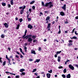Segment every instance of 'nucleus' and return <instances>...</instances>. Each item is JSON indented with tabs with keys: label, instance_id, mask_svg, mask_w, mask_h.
Returning <instances> with one entry per match:
<instances>
[{
	"label": "nucleus",
	"instance_id": "11",
	"mask_svg": "<svg viewBox=\"0 0 78 78\" xmlns=\"http://www.w3.org/2000/svg\"><path fill=\"white\" fill-rule=\"evenodd\" d=\"M60 14L62 16H64L65 13L63 12H60Z\"/></svg>",
	"mask_w": 78,
	"mask_h": 78
},
{
	"label": "nucleus",
	"instance_id": "33",
	"mask_svg": "<svg viewBox=\"0 0 78 78\" xmlns=\"http://www.w3.org/2000/svg\"><path fill=\"white\" fill-rule=\"evenodd\" d=\"M36 70H37V69H33V71H32V72H33H33H36Z\"/></svg>",
	"mask_w": 78,
	"mask_h": 78
},
{
	"label": "nucleus",
	"instance_id": "12",
	"mask_svg": "<svg viewBox=\"0 0 78 78\" xmlns=\"http://www.w3.org/2000/svg\"><path fill=\"white\" fill-rule=\"evenodd\" d=\"M22 38L23 39H25L26 40H27V39H28V38H29L28 35H27L26 36L24 37H22Z\"/></svg>",
	"mask_w": 78,
	"mask_h": 78
},
{
	"label": "nucleus",
	"instance_id": "8",
	"mask_svg": "<svg viewBox=\"0 0 78 78\" xmlns=\"http://www.w3.org/2000/svg\"><path fill=\"white\" fill-rule=\"evenodd\" d=\"M4 25L5 26V28H8V27H9V25L6 23L4 24Z\"/></svg>",
	"mask_w": 78,
	"mask_h": 78
},
{
	"label": "nucleus",
	"instance_id": "42",
	"mask_svg": "<svg viewBox=\"0 0 78 78\" xmlns=\"http://www.w3.org/2000/svg\"><path fill=\"white\" fill-rule=\"evenodd\" d=\"M16 78H20V76L19 75H16Z\"/></svg>",
	"mask_w": 78,
	"mask_h": 78
},
{
	"label": "nucleus",
	"instance_id": "1",
	"mask_svg": "<svg viewBox=\"0 0 78 78\" xmlns=\"http://www.w3.org/2000/svg\"><path fill=\"white\" fill-rule=\"evenodd\" d=\"M41 6L44 7H48V8H51L52 7H53V5L52 4V2H51L46 3L45 5H44V2L42 1Z\"/></svg>",
	"mask_w": 78,
	"mask_h": 78
},
{
	"label": "nucleus",
	"instance_id": "15",
	"mask_svg": "<svg viewBox=\"0 0 78 78\" xmlns=\"http://www.w3.org/2000/svg\"><path fill=\"white\" fill-rule=\"evenodd\" d=\"M61 57L59 56H58V62H60V61H61Z\"/></svg>",
	"mask_w": 78,
	"mask_h": 78
},
{
	"label": "nucleus",
	"instance_id": "7",
	"mask_svg": "<svg viewBox=\"0 0 78 78\" xmlns=\"http://www.w3.org/2000/svg\"><path fill=\"white\" fill-rule=\"evenodd\" d=\"M28 28H30V30L33 28V26L31 25V24H28Z\"/></svg>",
	"mask_w": 78,
	"mask_h": 78
},
{
	"label": "nucleus",
	"instance_id": "32",
	"mask_svg": "<svg viewBox=\"0 0 78 78\" xmlns=\"http://www.w3.org/2000/svg\"><path fill=\"white\" fill-rule=\"evenodd\" d=\"M73 39H78V38L75 36H74L73 37Z\"/></svg>",
	"mask_w": 78,
	"mask_h": 78
},
{
	"label": "nucleus",
	"instance_id": "41",
	"mask_svg": "<svg viewBox=\"0 0 78 78\" xmlns=\"http://www.w3.org/2000/svg\"><path fill=\"white\" fill-rule=\"evenodd\" d=\"M26 35H27V33H25L24 35L22 37H25V36H26Z\"/></svg>",
	"mask_w": 78,
	"mask_h": 78
},
{
	"label": "nucleus",
	"instance_id": "3",
	"mask_svg": "<svg viewBox=\"0 0 78 78\" xmlns=\"http://www.w3.org/2000/svg\"><path fill=\"white\" fill-rule=\"evenodd\" d=\"M50 27H51V24L50 23H48V26L47 27V28L48 29V31H50L51 29H50Z\"/></svg>",
	"mask_w": 78,
	"mask_h": 78
},
{
	"label": "nucleus",
	"instance_id": "28",
	"mask_svg": "<svg viewBox=\"0 0 78 78\" xmlns=\"http://www.w3.org/2000/svg\"><path fill=\"white\" fill-rule=\"evenodd\" d=\"M24 49L25 51L26 52H27V48L26 46H25L24 47Z\"/></svg>",
	"mask_w": 78,
	"mask_h": 78
},
{
	"label": "nucleus",
	"instance_id": "57",
	"mask_svg": "<svg viewBox=\"0 0 78 78\" xmlns=\"http://www.w3.org/2000/svg\"><path fill=\"white\" fill-rule=\"evenodd\" d=\"M75 33L76 35H78V33H76V31L75 32Z\"/></svg>",
	"mask_w": 78,
	"mask_h": 78
},
{
	"label": "nucleus",
	"instance_id": "59",
	"mask_svg": "<svg viewBox=\"0 0 78 78\" xmlns=\"http://www.w3.org/2000/svg\"><path fill=\"white\" fill-rule=\"evenodd\" d=\"M75 19L77 20L78 19V16H76L75 18Z\"/></svg>",
	"mask_w": 78,
	"mask_h": 78
},
{
	"label": "nucleus",
	"instance_id": "62",
	"mask_svg": "<svg viewBox=\"0 0 78 78\" xmlns=\"http://www.w3.org/2000/svg\"><path fill=\"white\" fill-rule=\"evenodd\" d=\"M16 53L18 54V55H20V52H17Z\"/></svg>",
	"mask_w": 78,
	"mask_h": 78
},
{
	"label": "nucleus",
	"instance_id": "17",
	"mask_svg": "<svg viewBox=\"0 0 78 78\" xmlns=\"http://www.w3.org/2000/svg\"><path fill=\"white\" fill-rule=\"evenodd\" d=\"M50 16H47L46 17V21H47V20H50Z\"/></svg>",
	"mask_w": 78,
	"mask_h": 78
},
{
	"label": "nucleus",
	"instance_id": "2",
	"mask_svg": "<svg viewBox=\"0 0 78 78\" xmlns=\"http://www.w3.org/2000/svg\"><path fill=\"white\" fill-rule=\"evenodd\" d=\"M26 8V6L25 5L23 6V9H22L20 11V14H23V11H24V9H25Z\"/></svg>",
	"mask_w": 78,
	"mask_h": 78
},
{
	"label": "nucleus",
	"instance_id": "55",
	"mask_svg": "<svg viewBox=\"0 0 78 78\" xmlns=\"http://www.w3.org/2000/svg\"><path fill=\"white\" fill-rule=\"evenodd\" d=\"M38 50H39V51H41V47L39 48Z\"/></svg>",
	"mask_w": 78,
	"mask_h": 78
},
{
	"label": "nucleus",
	"instance_id": "16",
	"mask_svg": "<svg viewBox=\"0 0 78 78\" xmlns=\"http://www.w3.org/2000/svg\"><path fill=\"white\" fill-rule=\"evenodd\" d=\"M62 51H57L56 53V55H58V54H60V53H61Z\"/></svg>",
	"mask_w": 78,
	"mask_h": 78
},
{
	"label": "nucleus",
	"instance_id": "18",
	"mask_svg": "<svg viewBox=\"0 0 78 78\" xmlns=\"http://www.w3.org/2000/svg\"><path fill=\"white\" fill-rule=\"evenodd\" d=\"M24 71H25V69H21L20 70V72H23Z\"/></svg>",
	"mask_w": 78,
	"mask_h": 78
},
{
	"label": "nucleus",
	"instance_id": "6",
	"mask_svg": "<svg viewBox=\"0 0 78 78\" xmlns=\"http://www.w3.org/2000/svg\"><path fill=\"white\" fill-rule=\"evenodd\" d=\"M62 9H63L64 11H66V5L64 4L63 5V6H62L61 7Z\"/></svg>",
	"mask_w": 78,
	"mask_h": 78
},
{
	"label": "nucleus",
	"instance_id": "44",
	"mask_svg": "<svg viewBox=\"0 0 78 78\" xmlns=\"http://www.w3.org/2000/svg\"><path fill=\"white\" fill-rule=\"evenodd\" d=\"M29 11L30 12H30H32V11H31V9H29Z\"/></svg>",
	"mask_w": 78,
	"mask_h": 78
},
{
	"label": "nucleus",
	"instance_id": "4",
	"mask_svg": "<svg viewBox=\"0 0 78 78\" xmlns=\"http://www.w3.org/2000/svg\"><path fill=\"white\" fill-rule=\"evenodd\" d=\"M69 68L72 70H74V67H73L72 65H69Z\"/></svg>",
	"mask_w": 78,
	"mask_h": 78
},
{
	"label": "nucleus",
	"instance_id": "64",
	"mask_svg": "<svg viewBox=\"0 0 78 78\" xmlns=\"http://www.w3.org/2000/svg\"><path fill=\"white\" fill-rule=\"evenodd\" d=\"M44 12L45 13H46L47 14H48V11H44Z\"/></svg>",
	"mask_w": 78,
	"mask_h": 78
},
{
	"label": "nucleus",
	"instance_id": "63",
	"mask_svg": "<svg viewBox=\"0 0 78 78\" xmlns=\"http://www.w3.org/2000/svg\"><path fill=\"white\" fill-rule=\"evenodd\" d=\"M27 33V29L25 30V33Z\"/></svg>",
	"mask_w": 78,
	"mask_h": 78
},
{
	"label": "nucleus",
	"instance_id": "9",
	"mask_svg": "<svg viewBox=\"0 0 78 78\" xmlns=\"http://www.w3.org/2000/svg\"><path fill=\"white\" fill-rule=\"evenodd\" d=\"M29 16H30V15H29V14L27 15V18L28 20V21L30 22V21H31V18H29Z\"/></svg>",
	"mask_w": 78,
	"mask_h": 78
},
{
	"label": "nucleus",
	"instance_id": "23",
	"mask_svg": "<svg viewBox=\"0 0 78 78\" xmlns=\"http://www.w3.org/2000/svg\"><path fill=\"white\" fill-rule=\"evenodd\" d=\"M2 5L4 6H6V3L5 2H2Z\"/></svg>",
	"mask_w": 78,
	"mask_h": 78
},
{
	"label": "nucleus",
	"instance_id": "51",
	"mask_svg": "<svg viewBox=\"0 0 78 78\" xmlns=\"http://www.w3.org/2000/svg\"><path fill=\"white\" fill-rule=\"evenodd\" d=\"M20 51H21V52L22 53V52H23V51H22V48H20Z\"/></svg>",
	"mask_w": 78,
	"mask_h": 78
},
{
	"label": "nucleus",
	"instance_id": "60",
	"mask_svg": "<svg viewBox=\"0 0 78 78\" xmlns=\"http://www.w3.org/2000/svg\"><path fill=\"white\" fill-rule=\"evenodd\" d=\"M34 75H36V76H38L37 74V73H34Z\"/></svg>",
	"mask_w": 78,
	"mask_h": 78
},
{
	"label": "nucleus",
	"instance_id": "52",
	"mask_svg": "<svg viewBox=\"0 0 78 78\" xmlns=\"http://www.w3.org/2000/svg\"><path fill=\"white\" fill-rule=\"evenodd\" d=\"M58 55L56 54L55 55L54 57H55V58H57V57L58 56V55Z\"/></svg>",
	"mask_w": 78,
	"mask_h": 78
},
{
	"label": "nucleus",
	"instance_id": "58",
	"mask_svg": "<svg viewBox=\"0 0 78 78\" xmlns=\"http://www.w3.org/2000/svg\"><path fill=\"white\" fill-rule=\"evenodd\" d=\"M10 62H11L10 60H9V64H10V65H11V63H10Z\"/></svg>",
	"mask_w": 78,
	"mask_h": 78
},
{
	"label": "nucleus",
	"instance_id": "61",
	"mask_svg": "<svg viewBox=\"0 0 78 78\" xmlns=\"http://www.w3.org/2000/svg\"><path fill=\"white\" fill-rule=\"evenodd\" d=\"M61 41H62L63 43H64V40H63V39H62Z\"/></svg>",
	"mask_w": 78,
	"mask_h": 78
},
{
	"label": "nucleus",
	"instance_id": "27",
	"mask_svg": "<svg viewBox=\"0 0 78 78\" xmlns=\"http://www.w3.org/2000/svg\"><path fill=\"white\" fill-rule=\"evenodd\" d=\"M27 35V36H28V37L29 38H30V37H32V34H28V35Z\"/></svg>",
	"mask_w": 78,
	"mask_h": 78
},
{
	"label": "nucleus",
	"instance_id": "45",
	"mask_svg": "<svg viewBox=\"0 0 78 78\" xmlns=\"http://www.w3.org/2000/svg\"><path fill=\"white\" fill-rule=\"evenodd\" d=\"M36 61H37V62H39L40 61V59H37Z\"/></svg>",
	"mask_w": 78,
	"mask_h": 78
},
{
	"label": "nucleus",
	"instance_id": "24",
	"mask_svg": "<svg viewBox=\"0 0 78 78\" xmlns=\"http://www.w3.org/2000/svg\"><path fill=\"white\" fill-rule=\"evenodd\" d=\"M6 61H5L3 62V64L2 66H5L6 65Z\"/></svg>",
	"mask_w": 78,
	"mask_h": 78
},
{
	"label": "nucleus",
	"instance_id": "29",
	"mask_svg": "<svg viewBox=\"0 0 78 78\" xmlns=\"http://www.w3.org/2000/svg\"><path fill=\"white\" fill-rule=\"evenodd\" d=\"M25 73L24 72H22L21 74V75H25Z\"/></svg>",
	"mask_w": 78,
	"mask_h": 78
},
{
	"label": "nucleus",
	"instance_id": "20",
	"mask_svg": "<svg viewBox=\"0 0 78 78\" xmlns=\"http://www.w3.org/2000/svg\"><path fill=\"white\" fill-rule=\"evenodd\" d=\"M35 3V1H33L30 2V5H33V3Z\"/></svg>",
	"mask_w": 78,
	"mask_h": 78
},
{
	"label": "nucleus",
	"instance_id": "49",
	"mask_svg": "<svg viewBox=\"0 0 78 78\" xmlns=\"http://www.w3.org/2000/svg\"><path fill=\"white\" fill-rule=\"evenodd\" d=\"M23 6H21L19 8V9H23Z\"/></svg>",
	"mask_w": 78,
	"mask_h": 78
},
{
	"label": "nucleus",
	"instance_id": "14",
	"mask_svg": "<svg viewBox=\"0 0 78 78\" xmlns=\"http://www.w3.org/2000/svg\"><path fill=\"white\" fill-rule=\"evenodd\" d=\"M66 77L67 78H70L71 77V75L70 74H69L66 76Z\"/></svg>",
	"mask_w": 78,
	"mask_h": 78
},
{
	"label": "nucleus",
	"instance_id": "56",
	"mask_svg": "<svg viewBox=\"0 0 78 78\" xmlns=\"http://www.w3.org/2000/svg\"><path fill=\"white\" fill-rule=\"evenodd\" d=\"M65 23L66 24L67 23H69V22L68 21H65Z\"/></svg>",
	"mask_w": 78,
	"mask_h": 78
},
{
	"label": "nucleus",
	"instance_id": "38",
	"mask_svg": "<svg viewBox=\"0 0 78 78\" xmlns=\"http://www.w3.org/2000/svg\"><path fill=\"white\" fill-rule=\"evenodd\" d=\"M75 28H74L72 30V32H71V33H74V31H75Z\"/></svg>",
	"mask_w": 78,
	"mask_h": 78
},
{
	"label": "nucleus",
	"instance_id": "48",
	"mask_svg": "<svg viewBox=\"0 0 78 78\" xmlns=\"http://www.w3.org/2000/svg\"><path fill=\"white\" fill-rule=\"evenodd\" d=\"M58 69H62L63 68V67L62 66H60L58 67Z\"/></svg>",
	"mask_w": 78,
	"mask_h": 78
},
{
	"label": "nucleus",
	"instance_id": "36",
	"mask_svg": "<svg viewBox=\"0 0 78 78\" xmlns=\"http://www.w3.org/2000/svg\"><path fill=\"white\" fill-rule=\"evenodd\" d=\"M68 42H69V43H72V42H73L71 40H69Z\"/></svg>",
	"mask_w": 78,
	"mask_h": 78
},
{
	"label": "nucleus",
	"instance_id": "39",
	"mask_svg": "<svg viewBox=\"0 0 78 78\" xmlns=\"http://www.w3.org/2000/svg\"><path fill=\"white\" fill-rule=\"evenodd\" d=\"M2 57H0V63H2Z\"/></svg>",
	"mask_w": 78,
	"mask_h": 78
},
{
	"label": "nucleus",
	"instance_id": "40",
	"mask_svg": "<svg viewBox=\"0 0 78 78\" xmlns=\"http://www.w3.org/2000/svg\"><path fill=\"white\" fill-rule=\"evenodd\" d=\"M37 40H36V39L34 40L33 41V42H34V43L36 42H37Z\"/></svg>",
	"mask_w": 78,
	"mask_h": 78
},
{
	"label": "nucleus",
	"instance_id": "5",
	"mask_svg": "<svg viewBox=\"0 0 78 78\" xmlns=\"http://www.w3.org/2000/svg\"><path fill=\"white\" fill-rule=\"evenodd\" d=\"M33 41V40L32 39V38H31V37L29 38L28 39H27V42H30V44L31 43V41Z\"/></svg>",
	"mask_w": 78,
	"mask_h": 78
},
{
	"label": "nucleus",
	"instance_id": "22",
	"mask_svg": "<svg viewBox=\"0 0 78 78\" xmlns=\"http://www.w3.org/2000/svg\"><path fill=\"white\" fill-rule=\"evenodd\" d=\"M20 27V25L18 24L16 27V29L17 30H19V27Z\"/></svg>",
	"mask_w": 78,
	"mask_h": 78
},
{
	"label": "nucleus",
	"instance_id": "21",
	"mask_svg": "<svg viewBox=\"0 0 78 78\" xmlns=\"http://www.w3.org/2000/svg\"><path fill=\"white\" fill-rule=\"evenodd\" d=\"M13 0H10V3H11V5H13V4L14 3L13 2Z\"/></svg>",
	"mask_w": 78,
	"mask_h": 78
},
{
	"label": "nucleus",
	"instance_id": "13",
	"mask_svg": "<svg viewBox=\"0 0 78 78\" xmlns=\"http://www.w3.org/2000/svg\"><path fill=\"white\" fill-rule=\"evenodd\" d=\"M48 78H50V76H51V74L50 73H47L46 74Z\"/></svg>",
	"mask_w": 78,
	"mask_h": 78
},
{
	"label": "nucleus",
	"instance_id": "26",
	"mask_svg": "<svg viewBox=\"0 0 78 78\" xmlns=\"http://www.w3.org/2000/svg\"><path fill=\"white\" fill-rule=\"evenodd\" d=\"M6 58L7 59V60H8V61H9L10 60V59H9V58L8 57V55H6Z\"/></svg>",
	"mask_w": 78,
	"mask_h": 78
},
{
	"label": "nucleus",
	"instance_id": "25",
	"mask_svg": "<svg viewBox=\"0 0 78 78\" xmlns=\"http://www.w3.org/2000/svg\"><path fill=\"white\" fill-rule=\"evenodd\" d=\"M63 72L64 73H66V72H67V69H64L63 70Z\"/></svg>",
	"mask_w": 78,
	"mask_h": 78
},
{
	"label": "nucleus",
	"instance_id": "43",
	"mask_svg": "<svg viewBox=\"0 0 78 78\" xmlns=\"http://www.w3.org/2000/svg\"><path fill=\"white\" fill-rule=\"evenodd\" d=\"M15 57L17 58H19V55H15Z\"/></svg>",
	"mask_w": 78,
	"mask_h": 78
},
{
	"label": "nucleus",
	"instance_id": "46",
	"mask_svg": "<svg viewBox=\"0 0 78 78\" xmlns=\"http://www.w3.org/2000/svg\"><path fill=\"white\" fill-rule=\"evenodd\" d=\"M32 9L34 10L35 9V6H32Z\"/></svg>",
	"mask_w": 78,
	"mask_h": 78
},
{
	"label": "nucleus",
	"instance_id": "53",
	"mask_svg": "<svg viewBox=\"0 0 78 78\" xmlns=\"http://www.w3.org/2000/svg\"><path fill=\"white\" fill-rule=\"evenodd\" d=\"M8 8H11V5L8 4Z\"/></svg>",
	"mask_w": 78,
	"mask_h": 78
},
{
	"label": "nucleus",
	"instance_id": "37",
	"mask_svg": "<svg viewBox=\"0 0 78 78\" xmlns=\"http://www.w3.org/2000/svg\"><path fill=\"white\" fill-rule=\"evenodd\" d=\"M62 77H63V78H65L66 77V76L64 74H62Z\"/></svg>",
	"mask_w": 78,
	"mask_h": 78
},
{
	"label": "nucleus",
	"instance_id": "50",
	"mask_svg": "<svg viewBox=\"0 0 78 78\" xmlns=\"http://www.w3.org/2000/svg\"><path fill=\"white\" fill-rule=\"evenodd\" d=\"M20 58H23V57H24L23 56V55H22L20 54Z\"/></svg>",
	"mask_w": 78,
	"mask_h": 78
},
{
	"label": "nucleus",
	"instance_id": "34",
	"mask_svg": "<svg viewBox=\"0 0 78 78\" xmlns=\"http://www.w3.org/2000/svg\"><path fill=\"white\" fill-rule=\"evenodd\" d=\"M48 72L50 73H52V69H51L50 71H48Z\"/></svg>",
	"mask_w": 78,
	"mask_h": 78
},
{
	"label": "nucleus",
	"instance_id": "35",
	"mask_svg": "<svg viewBox=\"0 0 78 78\" xmlns=\"http://www.w3.org/2000/svg\"><path fill=\"white\" fill-rule=\"evenodd\" d=\"M1 37L2 38H4V37H5V36H4L3 34H2V35H1Z\"/></svg>",
	"mask_w": 78,
	"mask_h": 78
},
{
	"label": "nucleus",
	"instance_id": "19",
	"mask_svg": "<svg viewBox=\"0 0 78 78\" xmlns=\"http://www.w3.org/2000/svg\"><path fill=\"white\" fill-rule=\"evenodd\" d=\"M32 39H35L36 38V36L35 35H32Z\"/></svg>",
	"mask_w": 78,
	"mask_h": 78
},
{
	"label": "nucleus",
	"instance_id": "31",
	"mask_svg": "<svg viewBox=\"0 0 78 78\" xmlns=\"http://www.w3.org/2000/svg\"><path fill=\"white\" fill-rule=\"evenodd\" d=\"M19 20L20 22L21 23L22 22V21H23V19H22V18H20V19Z\"/></svg>",
	"mask_w": 78,
	"mask_h": 78
},
{
	"label": "nucleus",
	"instance_id": "47",
	"mask_svg": "<svg viewBox=\"0 0 78 78\" xmlns=\"http://www.w3.org/2000/svg\"><path fill=\"white\" fill-rule=\"evenodd\" d=\"M29 61L31 62V61H33V59H29Z\"/></svg>",
	"mask_w": 78,
	"mask_h": 78
},
{
	"label": "nucleus",
	"instance_id": "54",
	"mask_svg": "<svg viewBox=\"0 0 78 78\" xmlns=\"http://www.w3.org/2000/svg\"><path fill=\"white\" fill-rule=\"evenodd\" d=\"M59 30V31L58 32V34H61V30Z\"/></svg>",
	"mask_w": 78,
	"mask_h": 78
},
{
	"label": "nucleus",
	"instance_id": "10",
	"mask_svg": "<svg viewBox=\"0 0 78 78\" xmlns=\"http://www.w3.org/2000/svg\"><path fill=\"white\" fill-rule=\"evenodd\" d=\"M31 53H32V54H34V55H36V52L34 50H31Z\"/></svg>",
	"mask_w": 78,
	"mask_h": 78
},
{
	"label": "nucleus",
	"instance_id": "30",
	"mask_svg": "<svg viewBox=\"0 0 78 78\" xmlns=\"http://www.w3.org/2000/svg\"><path fill=\"white\" fill-rule=\"evenodd\" d=\"M72 45H73V44L72 43H69L68 45V46H69V47H70V46H71Z\"/></svg>",
	"mask_w": 78,
	"mask_h": 78
}]
</instances>
